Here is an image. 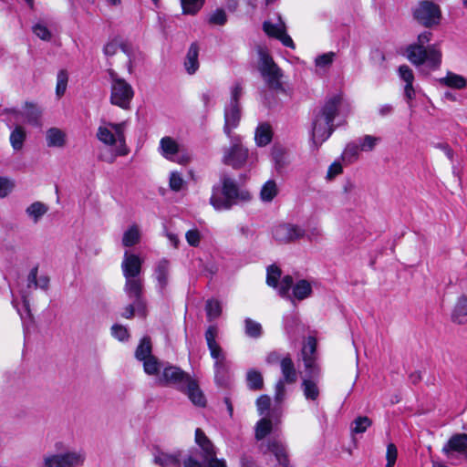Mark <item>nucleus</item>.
I'll return each mask as SVG.
<instances>
[{
  "instance_id": "obj_1",
  "label": "nucleus",
  "mask_w": 467,
  "mask_h": 467,
  "mask_svg": "<svg viewBox=\"0 0 467 467\" xmlns=\"http://www.w3.org/2000/svg\"><path fill=\"white\" fill-rule=\"evenodd\" d=\"M97 139L103 144L99 159L113 163L119 156H126L130 150L126 144L125 123L103 122L97 130Z\"/></svg>"
},
{
  "instance_id": "obj_2",
  "label": "nucleus",
  "mask_w": 467,
  "mask_h": 467,
  "mask_svg": "<svg viewBox=\"0 0 467 467\" xmlns=\"http://www.w3.org/2000/svg\"><path fill=\"white\" fill-rule=\"evenodd\" d=\"M341 97L334 95L314 114L311 140L316 148L326 141L334 131L333 121L338 113Z\"/></svg>"
},
{
  "instance_id": "obj_3",
  "label": "nucleus",
  "mask_w": 467,
  "mask_h": 467,
  "mask_svg": "<svg viewBox=\"0 0 467 467\" xmlns=\"http://www.w3.org/2000/svg\"><path fill=\"white\" fill-rule=\"evenodd\" d=\"M432 34L424 31L418 36L417 43L407 47V58L415 66L426 65L430 69L435 70L441 63V51L437 45L424 47V45L431 39Z\"/></svg>"
},
{
  "instance_id": "obj_4",
  "label": "nucleus",
  "mask_w": 467,
  "mask_h": 467,
  "mask_svg": "<svg viewBox=\"0 0 467 467\" xmlns=\"http://www.w3.org/2000/svg\"><path fill=\"white\" fill-rule=\"evenodd\" d=\"M222 189L213 186L210 203L215 210H229L234 205L250 201L251 194L245 190H240L235 182L223 175L221 178Z\"/></svg>"
},
{
  "instance_id": "obj_5",
  "label": "nucleus",
  "mask_w": 467,
  "mask_h": 467,
  "mask_svg": "<svg viewBox=\"0 0 467 467\" xmlns=\"http://www.w3.org/2000/svg\"><path fill=\"white\" fill-rule=\"evenodd\" d=\"M195 441L200 448L202 462L190 455L183 462L184 467H227L223 459L217 458L216 449L201 429L195 431Z\"/></svg>"
},
{
  "instance_id": "obj_6",
  "label": "nucleus",
  "mask_w": 467,
  "mask_h": 467,
  "mask_svg": "<svg viewBox=\"0 0 467 467\" xmlns=\"http://www.w3.org/2000/svg\"><path fill=\"white\" fill-rule=\"evenodd\" d=\"M143 279L141 277H125L124 292L132 300L121 313V317L130 319L137 313L140 317L147 316V303L143 297Z\"/></svg>"
},
{
  "instance_id": "obj_7",
  "label": "nucleus",
  "mask_w": 467,
  "mask_h": 467,
  "mask_svg": "<svg viewBox=\"0 0 467 467\" xmlns=\"http://www.w3.org/2000/svg\"><path fill=\"white\" fill-rule=\"evenodd\" d=\"M57 452L47 453L43 457L44 467H79L82 466L86 455L82 451H63V444L56 443Z\"/></svg>"
},
{
  "instance_id": "obj_8",
  "label": "nucleus",
  "mask_w": 467,
  "mask_h": 467,
  "mask_svg": "<svg viewBox=\"0 0 467 467\" xmlns=\"http://www.w3.org/2000/svg\"><path fill=\"white\" fill-rule=\"evenodd\" d=\"M411 12L413 19L427 28L438 26L442 16L440 5L430 0L420 1Z\"/></svg>"
},
{
  "instance_id": "obj_9",
  "label": "nucleus",
  "mask_w": 467,
  "mask_h": 467,
  "mask_svg": "<svg viewBox=\"0 0 467 467\" xmlns=\"http://www.w3.org/2000/svg\"><path fill=\"white\" fill-rule=\"evenodd\" d=\"M280 369L282 378L277 380L275 386L274 397L275 403L278 404L282 403L285 399V384H294L297 380V371L289 354L280 360Z\"/></svg>"
},
{
  "instance_id": "obj_10",
  "label": "nucleus",
  "mask_w": 467,
  "mask_h": 467,
  "mask_svg": "<svg viewBox=\"0 0 467 467\" xmlns=\"http://www.w3.org/2000/svg\"><path fill=\"white\" fill-rule=\"evenodd\" d=\"M159 151L165 159L182 165L187 164L192 159L190 152L170 136L161 139Z\"/></svg>"
},
{
  "instance_id": "obj_11",
  "label": "nucleus",
  "mask_w": 467,
  "mask_h": 467,
  "mask_svg": "<svg viewBox=\"0 0 467 467\" xmlns=\"http://www.w3.org/2000/svg\"><path fill=\"white\" fill-rule=\"evenodd\" d=\"M110 102L121 109H128L134 96L132 87L125 79L119 78L114 72H110Z\"/></svg>"
},
{
  "instance_id": "obj_12",
  "label": "nucleus",
  "mask_w": 467,
  "mask_h": 467,
  "mask_svg": "<svg viewBox=\"0 0 467 467\" xmlns=\"http://www.w3.org/2000/svg\"><path fill=\"white\" fill-rule=\"evenodd\" d=\"M260 73L269 88L275 90H284L281 78L282 70L274 62L273 58L265 54H260Z\"/></svg>"
},
{
  "instance_id": "obj_13",
  "label": "nucleus",
  "mask_w": 467,
  "mask_h": 467,
  "mask_svg": "<svg viewBox=\"0 0 467 467\" xmlns=\"http://www.w3.org/2000/svg\"><path fill=\"white\" fill-rule=\"evenodd\" d=\"M317 341L315 337H308L301 349V358L304 363L306 373L310 378H319L321 369L317 362Z\"/></svg>"
},
{
  "instance_id": "obj_14",
  "label": "nucleus",
  "mask_w": 467,
  "mask_h": 467,
  "mask_svg": "<svg viewBox=\"0 0 467 467\" xmlns=\"http://www.w3.org/2000/svg\"><path fill=\"white\" fill-rule=\"evenodd\" d=\"M228 138L231 140V146L224 150L223 162L234 169H240L248 160V150L243 146L239 136Z\"/></svg>"
},
{
  "instance_id": "obj_15",
  "label": "nucleus",
  "mask_w": 467,
  "mask_h": 467,
  "mask_svg": "<svg viewBox=\"0 0 467 467\" xmlns=\"http://www.w3.org/2000/svg\"><path fill=\"white\" fill-rule=\"evenodd\" d=\"M273 237L281 244H288L305 237V230L296 224L283 223L273 229Z\"/></svg>"
},
{
  "instance_id": "obj_16",
  "label": "nucleus",
  "mask_w": 467,
  "mask_h": 467,
  "mask_svg": "<svg viewBox=\"0 0 467 467\" xmlns=\"http://www.w3.org/2000/svg\"><path fill=\"white\" fill-rule=\"evenodd\" d=\"M264 31L272 37H275L282 42L287 47L295 48V44L292 38L286 34L285 24L282 21L281 16H278V23L273 24L265 21L263 25Z\"/></svg>"
},
{
  "instance_id": "obj_17",
  "label": "nucleus",
  "mask_w": 467,
  "mask_h": 467,
  "mask_svg": "<svg viewBox=\"0 0 467 467\" xmlns=\"http://www.w3.org/2000/svg\"><path fill=\"white\" fill-rule=\"evenodd\" d=\"M191 376L177 367L165 368L161 382L176 386L180 390H184V387L189 383Z\"/></svg>"
},
{
  "instance_id": "obj_18",
  "label": "nucleus",
  "mask_w": 467,
  "mask_h": 467,
  "mask_svg": "<svg viewBox=\"0 0 467 467\" xmlns=\"http://www.w3.org/2000/svg\"><path fill=\"white\" fill-rule=\"evenodd\" d=\"M143 260L135 254L125 252L121 263V270L124 277H140Z\"/></svg>"
},
{
  "instance_id": "obj_19",
  "label": "nucleus",
  "mask_w": 467,
  "mask_h": 467,
  "mask_svg": "<svg viewBox=\"0 0 467 467\" xmlns=\"http://www.w3.org/2000/svg\"><path fill=\"white\" fill-rule=\"evenodd\" d=\"M241 119V109L239 103H230L224 109V127L223 131L227 137H234L232 130L235 129Z\"/></svg>"
},
{
  "instance_id": "obj_20",
  "label": "nucleus",
  "mask_w": 467,
  "mask_h": 467,
  "mask_svg": "<svg viewBox=\"0 0 467 467\" xmlns=\"http://www.w3.org/2000/svg\"><path fill=\"white\" fill-rule=\"evenodd\" d=\"M218 328L216 326H210L205 332V340L210 350L211 357L214 362L225 358V354L220 345L216 342Z\"/></svg>"
},
{
  "instance_id": "obj_21",
  "label": "nucleus",
  "mask_w": 467,
  "mask_h": 467,
  "mask_svg": "<svg viewBox=\"0 0 467 467\" xmlns=\"http://www.w3.org/2000/svg\"><path fill=\"white\" fill-rule=\"evenodd\" d=\"M120 49L126 56L128 57V69L129 72L131 73L133 70V61H132V56H133V50L131 47H130L127 44H119L115 41L109 42L105 45L103 48V52L107 57H111L115 55L118 50Z\"/></svg>"
},
{
  "instance_id": "obj_22",
  "label": "nucleus",
  "mask_w": 467,
  "mask_h": 467,
  "mask_svg": "<svg viewBox=\"0 0 467 467\" xmlns=\"http://www.w3.org/2000/svg\"><path fill=\"white\" fill-rule=\"evenodd\" d=\"M443 451L446 453L455 451L467 459V434L453 435L443 447Z\"/></svg>"
},
{
  "instance_id": "obj_23",
  "label": "nucleus",
  "mask_w": 467,
  "mask_h": 467,
  "mask_svg": "<svg viewBox=\"0 0 467 467\" xmlns=\"http://www.w3.org/2000/svg\"><path fill=\"white\" fill-rule=\"evenodd\" d=\"M267 451L272 452L276 461L283 467H290L285 445L278 439H271L267 441Z\"/></svg>"
},
{
  "instance_id": "obj_24",
  "label": "nucleus",
  "mask_w": 467,
  "mask_h": 467,
  "mask_svg": "<svg viewBox=\"0 0 467 467\" xmlns=\"http://www.w3.org/2000/svg\"><path fill=\"white\" fill-rule=\"evenodd\" d=\"M169 274H170V262L165 258L161 259L155 266L154 276L157 280L158 286L161 292L168 285Z\"/></svg>"
},
{
  "instance_id": "obj_25",
  "label": "nucleus",
  "mask_w": 467,
  "mask_h": 467,
  "mask_svg": "<svg viewBox=\"0 0 467 467\" xmlns=\"http://www.w3.org/2000/svg\"><path fill=\"white\" fill-rule=\"evenodd\" d=\"M182 391L187 394L194 405L199 407L205 406L206 399L194 379H191Z\"/></svg>"
},
{
  "instance_id": "obj_26",
  "label": "nucleus",
  "mask_w": 467,
  "mask_h": 467,
  "mask_svg": "<svg viewBox=\"0 0 467 467\" xmlns=\"http://www.w3.org/2000/svg\"><path fill=\"white\" fill-rule=\"evenodd\" d=\"M182 453L180 451L172 453L159 451L154 455V462L161 467H175L181 464Z\"/></svg>"
},
{
  "instance_id": "obj_27",
  "label": "nucleus",
  "mask_w": 467,
  "mask_h": 467,
  "mask_svg": "<svg viewBox=\"0 0 467 467\" xmlns=\"http://www.w3.org/2000/svg\"><path fill=\"white\" fill-rule=\"evenodd\" d=\"M319 378H306L302 380L301 388L306 400L310 401H317L320 395V390L317 386V379Z\"/></svg>"
},
{
  "instance_id": "obj_28",
  "label": "nucleus",
  "mask_w": 467,
  "mask_h": 467,
  "mask_svg": "<svg viewBox=\"0 0 467 467\" xmlns=\"http://www.w3.org/2000/svg\"><path fill=\"white\" fill-rule=\"evenodd\" d=\"M199 47L196 43H192L187 52L184 67L188 74H194L199 68Z\"/></svg>"
},
{
  "instance_id": "obj_29",
  "label": "nucleus",
  "mask_w": 467,
  "mask_h": 467,
  "mask_svg": "<svg viewBox=\"0 0 467 467\" xmlns=\"http://www.w3.org/2000/svg\"><path fill=\"white\" fill-rule=\"evenodd\" d=\"M451 320L457 324L467 323V296H462L458 298L451 314Z\"/></svg>"
},
{
  "instance_id": "obj_30",
  "label": "nucleus",
  "mask_w": 467,
  "mask_h": 467,
  "mask_svg": "<svg viewBox=\"0 0 467 467\" xmlns=\"http://www.w3.org/2000/svg\"><path fill=\"white\" fill-rule=\"evenodd\" d=\"M47 144L48 147L61 148L66 143V134L57 128H50L46 134Z\"/></svg>"
},
{
  "instance_id": "obj_31",
  "label": "nucleus",
  "mask_w": 467,
  "mask_h": 467,
  "mask_svg": "<svg viewBox=\"0 0 467 467\" xmlns=\"http://www.w3.org/2000/svg\"><path fill=\"white\" fill-rule=\"evenodd\" d=\"M440 83L449 88L462 89L467 85L466 79L461 76L452 72H448L444 78L440 79Z\"/></svg>"
},
{
  "instance_id": "obj_32",
  "label": "nucleus",
  "mask_w": 467,
  "mask_h": 467,
  "mask_svg": "<svg viewBox=\"0 0 467 467\" xmlns=\"http://www.w3.org/2000/svg\"><path fill=\"white\" fill-rule=\"evenodd\" d=\"M140 241V230L137 224L130 226L123 234L122 244L125 247H130Z\"/></svg>"
},
{
  "instance_id": "obj_33",
  "label": "nucleus",
  "mask_w": 467,
  "mask_h": 467,
  "mask_svg": "<svg viewBox=\"0 0 467 467\" xmlns=\"http://www.w3.org/2000/svg\"><path fill=\"white\" fill-rule=\"evenodd\" d=\"M272 130L268 124L259 125L254 134L256 144L260 147L269 144L272 140Z\"/></svg>"
},
{
  "instance_id": "obj_34",
  "label": "nucleus",
  "mask_w": 467,
  "mask_h": 467,
  "mask_svg": "<svg viewBox=\"0 0 467 467\" xmlns=\"http://www.w3.org/2000/svg\"><path fill=\"white\" fill-rule=\"evenodd\" d=\"M247 386L252 390H260L264 387V378L260 371L250 369L246 374Z\"/></svg>"
},
{
  "instance_id": "obj_35",
  "label": "nucleus",
  "mask_w": 467,
  "mask_h": 467,
  "mask_svg": "<svg viewBox=\"0 0 467 467\" xmlns=\"http://www.w3.org/2000/svg\"><path fill=\"white\" fill-rule=\"evenodd\" d=\"M47 211L48 207L45 203L35 202L26 208V213L33 219L34 223H37Z\"/></svg>"
},
{
  "instance_id": "obj_36",
  "label": "nucleus",
  "mask_w": 467,
  "mask_h": 467,
  "mask_svg": "<svg viewBox=\"0 0 467 467\" xmlns=\"http://www.w3.org/2000/svg\"><path fill=\"white\" fill-rule=\"evenodd\" d=\"M26 138V130L21 126H16L10 134V143L15 150H22Z\"/></svg>"
},
{
  "instance_id": "obj_37",
  "label": "nucleus",
  "mask_w": 467,
  "mask_h": 467,
  "mask_svg": "<svg viewBox=\"0 0 467 467\" xmlns=\"http://www.w3.org/2000/svg\"><path fill=\"white\" fill-rule=\"evenodd\" d=\"M273 430V422L270 419L262 418L255 425V439L261 441L265 439Z\"/></svg>"
},
{
  "instance_id": "obj_38",
  "label": "nucleus",
  "mask_w": 467,
  "mask_h": 467,
  "mask_svg": "<svg viewBox=\"0 0 467 467\" xmlns=\"http://www.w3.org/2000/svg\"><path fill=\"white\" fill-rule=\"evenodd\" d=\"M244 333L247 337L259 338L263 335V327L250 317L244 319Z\"/></svg>"
},
{
  "instance_id": "obj_39",
  "label": "nucleus",
  "mask_w": 467,
  "mask_h": 467,
  "mask_svg": "<svg viewBox=\"0 0 467 467\" xmlns=\"http://www.w3.org/2000/svg\"><path fill=\"white\" fill-rule=\"evenodd\" d=\"M312 293V287L306 280H300L293 287V295L298 300L308 297Z\"/></svg>"
},
{
  "instance_id": "obj_40",
  "label": "nucleus",
  "mask_w": 467,
  "mask_h": 467,
  "mask_svg": "<svg viewBox=\"0 0 467 467\" xmlns=\"http://www.w3.org/2000/svg\"><path fill=\"white\" fill-rule=\"evenodd\" d=\"M278 189L274 180L267 181L262 187L260 197L264 202H271L277 194Z\"/></svg>"
},
{
  "instance_id": "obj_41",
  "label": "nucleus",
  "mask_w": 467,
  "mask_h": 467,
  "mask_svg": "<svg viewBox=\"0 0 467 467\" xmlns=\"http://www.w3.org/2000/svg\"><path fill=\"white\" fill-rule=\"evenodd\" d=\"M151 356L152 355L150 339L145 337L140 340L139 346L137 347V349L135 351V357L137 359L141 361Z\"/></svg>"
},
{
  "instance_id": "obj_42",
  "label": "nucleus",
  "mask_w": 467,
  "mask_h": 467,
  "mask_svg": "<svg viewBox=\"0 0 467 467\" xmlns=\"http://www.w3.org/2000/svg\"><path fill=\"white\" fill-rule=\"evenodd\" d=\"M230 365L226 358L214 362L215 379L219 384H223L229 370Z\"/></svg>"
},
{
  "instance_id": "obj_43",
  "label": "nucleus",
  "mask_w": 467,
  "mask_h": 467,
  "mask_svg": "<svg viewBox=\"0 0 467 467\" xmlns=\"http://www.w3.org/2000/svg\"><path fill=\"white\" fill-rule=\"evenodd\" d=\"M372 424L371 420L367 416H360L355 419L351 425L352 433H364Z\"/></svg>"
},
{
  "instance_id": "obj_44",
  "label": "nucleus",
  "mask_w": 467,
  "mask_h": 467,
  "mask_svg": "<svg viewBox=\"0 0 467 467\" xmlns=\"http://www.w3.org/2000/svg\"><path fill=\"white\" fill-rule=\"evenodd\" d=\"M184 14L194 15L203 5L204 0H181Z\"/></svg>"
},
{
  "instance_id": "obj_45",
  "label": "nucleus",
  "mask_w": 467,
  "mask_h": 467,
  "mask_svg": "<svg viewBox=\"0 0 467 467\" xmlns=\"http://www.w3.org/2000/svg\"><path fill=\"white\" fill-rule=\"evenodd\" d=\"M359 151H360L359 144H357L354 142L348 143L343 151V154H342L343 160H345L348 162H353L356 160H358Z\"/></svg>"
},
{
  "instance_id": "obj_46",
  "label": "nucleus",
  "mask_w": 467,
  "mask_h": 467,
  "mask_svg": "<svg viewBox=\"0 0 467 467\" xmlns=\"http://www.w3.org/2000/svg\"><path fill=\"white\" fill-rule=\"evenodd\" d=\"M205 310L208 319L213 320L221 315L222 307L219 301L210 299L206 302Z\"/></svg>"
},
{
  "instance_id": "obj_47",
  "label": "nucleus",
  "mask_w": 467,
  "mask_h": 467,
  "mask_svg": "<svg viewBox=\"0 0 467 467\" xmlns=\"http://www.w3.org/2000/svg\"><path fill=\"white\" fill-rule=\"evenodd\" d=\"M68 76L66 70H60L57 76L56 94L57 97L64 95L67 86Z\"/></svg>"
},
{
  "instance_id": "obj_48",
  "label": "nucleus",
  "mask_w": 467,
  "mask_h": 467,
  "mask_svg": "<svg viewBox=\"0 0 467 467\" xmlns=\"http://www.w3.org/2000/svg\"><path fill=\"white\" fill-rule=\"evenodd\" d=\"M281 276V270L275 265L267 268L266 283L268 285L276 288Z\"/></svg>"
},
{
  "instance_id": "obj_49",
  "label": "nucleus",
  "mask_w": 467,
  "mask_h": 467,
  "mask_svg": "<svg viewBox=\"0 0 467 467\" xmlns=\"http://www.w3.org/2000/svg\"><path fill=\"white\" fill-rule=\"evenodd\" d=\"M144 371L149 375H155L160 370V364L157 358L153 356L142 360Z\"/></svg>"
},
{
  "instance_id": "obj_50",
  "label": "nucleus",
  "mask_w": 467,
  "mask_h": 467,
  "mask_svg": "<svg viewBox=\"0 0 467 467\" xmlns=\"http://www.w3.org/2000/svg\"><path fill=\"white\" fill-rule=\"evenodd\" d=\"M379 141V138L366 135L362 139L359 140L360 150L362 151H371L376 144Z\"/></svg>"
},
{
  "instance_id": "obj_51",
  "label": "nucleus",
  "mask_w": 467,
  "mask_h": 467,
  "mask_svg": "<svg viewBox=\"0 0 467 467\" xmlns=\"http://www.w3.org/2000/svg\"><path fill=\"white\" fill-rule=\"evenodd\" d=\"M293 285V278L291 275H285L282 278L280 284L277 285L278 293L282 297L289 296V290Z\"/></svg>"
},
{
  "instance_id": "obj_52",
  "label": "nucleus",
  "mask_w": 467,
  "mask_h": 467,
  "mask_svg": "<svg viewBox=\"0 0 467 467\" xmlns=\"http://www.w3.org/2000/svg\"><path fill=\"white\" fill-rule=\"evenodd\" d=\"M335 56L336 54L334 52H328L318 56L315 60L316 66L321 68L329 67L332 64Z\"/></svg>"
},
{
  "instance_id": "obj_53",
  "label": "nucleus",
  "mask_w": 467,
  "mask_h": 467,
  "mask_svg": "<svg viewBox=\"0 0 467 467\" xmlns=\"http://www.w3.org/2000/svg\"><path fill=\"white\" fill-rule=\"evenodd\" d=\"M398 457V450L394 443H389L387 445L386 451V459L387 464L386 467H394Z\"/></svg>"
},
{
  "instance_id": "obj_54",
  "label": "nucleus",
  "mask_w": 467,
  "mask_h": 467,
  "mask_svg": "<svg viewBox=\"0 0 467 467\" xmlns=\"http://www.w3.org/2000/svg\"><path fill=\"white\" fill-rule=\"evenodd\" d=\"M271 405V399L268 395H261L256 400V407L260 415L265 414Z\"/></svg>"
},
{
  "instance_id": "obj_55",
  "label": "nucleus",
  "mask_w": 467,
  "mask_h": 467,
  "mask_svg": "<svg viewBox=\"0 0 467 467\" xmlns=\"http://www.w3.org/2000/svg\"><path fill=\"white\" fill-rule=\"evenodd\" d=\"M400 78L405 82V85L413 84L414 74L413 71L407 65H401L399 67Z\"/></svg>"
},
{
  "instance_id": "obj_56",
  "label": "nucleus",
  "mask_w": 467,
  "mask_h": 467,
  "mask_svg": "<svg viewBox=\"0 0 467 467\" xmlns=\"http://www.w3.org/2000/svg\"><path fill=\"white\" fill-rule=\"evenodd\" d=\"M15 183L10 179L0 177V198L6 197L14 189Z\"/></svg>"
},
{
  "instance_id": "obj_57",
  "label": "nucleus",
  "mask_w": 467,
  "mask_h": 467,
  "mask_svg": "<svg viewBox=\"0 0 467 467\" xmlns=\"http://www.w3.org/2000/svg\"><path fill=\"white\" fill-rule=\"evenodd\" d=\"M111 332L114 337H116L119 341H126L130 337L129 331L127 327L121 325H114L111 327Z\"/></svg>"
},
{
  "instance_id": "obj_58",
  "label": "nucleus",
  "mask_w": 467,
  "mask_h": 467,
  "mask_svg": "<svg viewBox=\"0 0 467 467\" xmlns=\"http://www.w3.org/2000/svg\"><path fill=\"white\" fill-rule=\"evenodd\" d=\"M184 181L182 175L177 171H172L170 175V187L172 191L179 192L183 186Z\"/></svg>"
},
{
  "instance_id": "obj_59",
  "label": "nucleus",
  "mask_w": 467,
  "mask_h": 467,
  "mask_svg": "<svg viewBox=\"0 0 467 467\" xmlns=\"http://www.w3.org/2000/svg\"><path fill=\"white\" fill-rule=\"evenodd\" d=\"M227 16L225 12L223 9H217L215 12H213L210 18L209 22L214 25L223 26L226 23Z\"/></svg>"
},
{
  "instance_id": "obj_60",
  "label": "nucleus",
  "mask_w": 467,
  "mask_h": 467,
  "mask_svg": "<svg viewBox=\"0 0 467 467\" xmlns=\"http://www.w3.org/2000/svg\"><path fill=\"white\" fill-rule=\"evenodd\" d=\"M33 32L35 35H36L40 39L42 40H49L51 38V33L47 29V26H45L42 24H36L33 26Z\"/></svg>"
},
{
  "instance_id": "obj_61",
  "label": "nucleus",
  "mask_w": 467,
  "mask_h": 467,
  "mask_svg": "<svg viewBox=\"0 0 467 467\" xmlns=\"http://www.w3.org/2000/svg\"><path fill=\"white\" fill-rule=\"evenodd\" d=\"M185 238H186V241L187 243L191 245V246H198L199 244H200V241H201V234L200 232L197 230V229H192V230H189L186 234H185Z\"/></svg>"
},
{
  "instance_id": "obj_62",
  "label": "nucleus",
  "mask_w": 467,
  "mask_h": 467,
  "mask_svg": "<svg viewBox=\"0 0 467 467\" xmlns=\"http://www.w3.org/2000/svg\"><path fill=\"white\" fill-rule=\"evenodd\" d=\"M304 230L306 233L305 237H306L309 241H317L322 235L321 229L318 226H311Z\"/></svg>"
},
{
  "instance_id": "obj_63",
  "label": "nucleus",
  "mask_w": 467,
  "mask_h": 467,
  "mask_svg": "<svg viewBox=\"0 0 467 467\" xmlns=\"http://www.w3.org/2000/svg\"><path fill=\"white\" fill-rule=\"evenodd\" d=\"M39 111L35 109L32 105L27 106V110L26 112V119L28 123L35 124L37 122L39 118Z\"/></svg>"
},
{
  "instance_id": "obj_64",
  "label": "nucleus",
  "mask_w": 467,
  "mask_h": 467,
  "mask_svg": "<svg viewBox=\"0 0 467 467\" xmlns=\"http://www.w3.org/2000/svg\"><path fill=\"white\" fill-rule=\"evenodd\" d=\"M37 273H38L37 266H35L30 270L29 274L27 275V288L36 289Z\"/></svg>"
}]
</instances>
